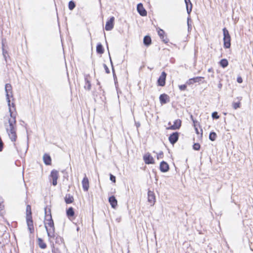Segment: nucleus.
<instances>
[{
  "mask_svg": "<svg viewBox=\"0 0 253 253\" xmlns=\"http://www.w3.org/2000/svg\"><path fill=\"white\" fill-rule=\"evenodd\" d=\"M12 108H10L9 114L10 118L8 119V125H5V129L6 132L8 135L9 139L12 142H15L17 139V127H16V118L17 116V113L16 112V109L15 105L12 103Z\"/></svg>",
  "mask_w": 253,
  "mask_h": 253,
  "instance_id": "obj_1",
  "label": "nucleus"
},
{
  "mask_svg": "<svg viewBox=\"0 0 253 253\" xmlns=\"http://www.w3.org/2000/svg\"><path fill=\"white\" fill-rule=\"evenodd\" d=\"M44 224L48 236L50 238H53L54 237L55 228L50 213L49 215H46V221Z\"/></svg>",
  "mask_w": 253,
  "mask_h": 253,
  "instance_id": "obj_2",
  "label": "nucleus"
},
{
  "mask_svg": "<svg viewBox=\"0 0 253 253\" xmlns=\"http://www.w3.org/2000/svg\"><path fill=\"white\" fill-rule=\"evenodd\" d=\"M223 45L225 48H228L231 46V37L228 30L226 28L223 29Z\"/></svg>",
  "mask_w": 253,
  "mask_h": 253,
  "instance_id": "obj_3",
  "label": "nucleus"
},
{
  "mask_svg": "<svg viewBox=\"0 0 253 253\" xmlns=\"http://www.w3.org/2000/svg\"><path fill=\"white\" fill-rule=\"evenodd\" d=\"M5 91L6 92V100L8 103L9 110L10 109V108H12V109L13 110V108L12 107V103L11 105L10 100V97H12V86L10 84H6L5 85Z\"/></svg>",
  "mask_w": 253,
  "mask_h": 253,
  "instance_id": "obj_4",
  "label": "nucleus"
},
{
  "mask_svg": "<svg viewBox=\"0 0 253 253\" xmlns=\"http://www.w3.org/2000/svg\"><path fill=\"white\" fill-rule=\"evenodd\" d=\"M50 176L52 178V183L54 186L57 185V180L58 178V172L56 170L53 169L51 171Z\"/></svg>",
  "mask_w": 253,
  "mask_h": 253,
  "instance_id": "obj_5",
  "label": "nucleus"
},
{
  "mask_svg": "<svg viewBox=\"0 0 253 253\" xmlns=\"http://www.w3.org/2000/svg\"><path fill=\"white\" fill-rule=\"evenodd\" d=\"M166 77L167 74L166 72L164 71L163 72L157 81L159 85L164 86L165 85Z\"/></svg>",
  "mask_w": 253,
  "mask_h": 253,
  "instance_id": "obj_6",
  "label": "nucleus"
},
{
  "mask_svg": "<svg viewBox=\"0 0 253 253\" xmlns=\"http://www.w3.org/2000/svg\"><path fill=\"white\" fill-rule=\"evenodd\" d=\"M182 122L180 119H177L174 121L173 125L168 127V129L176 130L179 129L181 126Z\"/></svg>",
  "mask_w": 253,
  "mask_h": 253,
  "instance_id": "obj_7",
  "label": "nucleus"
},
{
  "mask_svg": "<svg viewBox=\"0 0 253 253\" xmlns=\"http://www.w3.org/2000/svg\"><path fill=\"white\" fill-rule=\"evenodd\" d=\"M179 133L178 132H173L169 137L170 143L172 144H175L178 140Z\"/></svg>",
  "mask_w": 253,
  "mask_h": 253,
  "instance_id": "obj_8",
  "label": "nucleus"
},
{
  "mask_svg": "<svg viewBox=\"0 0 253 253\" xmlns=\"http://www.w3.org/2000/svg\"><path fill=\"white\" fill-rule=\"evenodd\" d=\"M114 21V17L112 16L110 17V19L106 22L105 27L106 31H110L113 28Z\"/></svg>",
  "mask_w": 253,
  "mask_h": 253,
  "instance_id": "obj_9",
  "label": "nucleus"
},
{
  "mask_svg": "<svg viewBox=\"0 0 253 253\" xmlns=\"http://www.w3.org/2000/svg\"><path fill=\"white\" fill-rule=\"evenodd\" d=\"M26 221L28 227V229L30 230L31 233H32L34 231V226H33V222L32 220V217L31 215H29L26 216Z\"/></svg>",
  "mask_w": 253,
  "mask_h": 253,
  "instance_id": "obj_10",
  "label": "nucleus"
},
{
  "mask_svg": "<svg viewBox=\"0 0 253 253\" xmlns=\"http://www.w3.org/2000/svg\"><path fill=\"white\" fill-rule=\"evenodd\" d=\"M143 160L146 164H153L155 163L153 158L149 153L144 155Z\"/></svg>",
  "mask_w": 253,
  "mask_h": 253,
  "instance_id": "obj_11",
  "label": "nucleus"
},
{
  "mask_svg": "<svg viewBox=\"0 0 253 253\" xmlns=\"http://www.w3.org/2000/svg\"><path fill=\"white\" fill-rule=\"evenodd\" d=\"M137 10L141 16H145L147 15V11L144 8L142 3H139L137 5Z\"/></svg>",
  "mask_w": 253,
  "mask_h": 253,
  "instance_id": "obj_12",
  "label": "nucleus"
},
{
  "mask_svg": "<svg viewBox=\"0 0 253 253\" xmlns=\"http://www.w3.org/2000/svg\"><path fill=\"white\" fill-rule=\"evenodd\" d=\"M82 184L83 190L84 191H87L89 189V184L88 179L86 177L85 174V176L84 177L83 179L82 180Z\"/></svg>",
  "mask_w": 253,
  "mask_h": 253,
  "instance_id": "obj_13",
  "label": "nucleus"
},
{
  "mask_svg": "<svg viewBox=\"0 0 253 253\" xmlns=\"http://www.w3.org/2000/svg\"><path fill=\"white\" fill-rule=\"evenodd\" d=\"M158 34L160 38L164 42L166 43L168 42L169 40L168 39L167 37L165 36V32L163 30L159 28L158 30Z\"/></svg>",
  "mask_w": 253,
  "mask_h": 253,
  "instance_id": "obj_14",
  "label": "nucleus"
},
{
  "mask_svg": "<svg viewBox=\"0 0 253 253\" xmlns=\"http://www.w3.org/2000/svg\"><path fill=\"white\" fill-rule=\"evenodd\" d=\"M90 78V76L89 74H86L84 75V81H85V85L84 86V88L88 90H90L91 89V83L89 80V78Z\"/></svg>",
  "mask_w": 253,
  "mask_h": 253,
  "instance_id": "obj_15",
  "label": "nucleus"
},
{
  "mask_svg": "<svg viewBox=\"0 0 253 253\" xmlns=\"http://www.w3.org/2000/svg\"><path fill=\"white\" fill-rule=\"evenodd\" d=\"M169 166L168 164L165 162L162 161L160 165V169L162 172H167L169 170Z\"/></svg>",
  "mask_w": 253,
  "mask_h": 253,
  "instance_id": "obj_16",
  "label": "nucleus"
},
{
  "mask_svg": "<svg viewBox=\"0 0 253 253\" xmlns=\"http://www.w3.org/2000/svg\"><path fill=\"white\" fill-rule=\"evenodd\" d=\"M159 99L162 104H165L169 101V97L167 94L164 93L160 95Z\"/></svg>",
  "mask_w": 253,
  "mask_h": 253,
  "instance_id": "obj_17",
  "label": "nucleus"
},
{
  "mask_svg": "<svg viewBox=\"0 0 253 253\" xmlns=\"http://www.w3.org/2000/svg\"><path fill=\"white\" fill-rule=\"evenodd\" d=\"M148 201L153 205L155 202V196L153 192L149 191L148 192Z\"/></svg>",
  "mask_w": 253,
  "mask_h": 253,
  "instance_id": "obj_18",
  "label": "nucleus"
},
{
  "mask_svg": "<svg viewBox=\"0 0 253 253\" xmlns=\"http://www.w3.org/2000/svg\"><path fill=\"white\" fill-rule=\"evenodd\" d=\"M6 42L5 39L2 40V55L4 58V60L6 62H7V57L8 56V52L6 50L4 49V43Z\"/></svg>",
  "mask_w": 253,
  "mask_h": 253,
  "instance_id": "obj_19",
  "label": "nucleus"
},
{
  "mask_svg": "<svg viewBox=\"0 0 253 253\" xmlns=\"http://www.w3.org/2000/svg\"><path fill=\"white\" fill-rule=\"evenodd\" d=\"M203 79H204V78L202 77H197L193 78L190 79L188 80L187 83L188 84H193L195 83H200Z\"/></svg>",
  "mask_w": 253,
  "mask_h": 253,
  "instance_id": "obj_20",
  "label": "nucleus"
},
{
  "mask_svg": "<svg viewBox=\"0 0 253 253\" xmlns=\"http://www.w3.org/2000/svg\"><path fill=\"white\" fill-rule=\"evenodd\" d=\"M109 202L112 207L114 209L117 206V200L114 196H112L109 198Z\"/></svg>",
  "mask_w": 253,
  "mask_h": 253,
  "instance_id": "obj_21",
  "label": "nucleus"
},
{
  "mask_svg": "<svg viewBox=\"0 0 253 253\" xmlns=\"http://www.w3.org/2000/svg\"><path fill=\"white\" fill-rule=\"evenodd\" d=\"M43 160L46 165H50L51 162L50 156L47 154H45L43 156Z\"/></svg>",
  "mask_w": 253,
  "mask_h": 253,
  "instance_id": "obj_22",
  "label": "nucleus"
},
{
  "mask_svg": "<svg viewBox=\"0 0 253 253\" xmlns=\"http://www.w3.org/2000/svg\"><path fill=\"white\" fill-rule=\"evenodd\" d=\"M184 1L186 6L187 12L189 14L192 11V4L190 0H184Z\"/></svg>",
  "mask_w": 253,
  "mask_h": 253,
  "instance_id": "obj_23",
  "label": "nucleus"
},
{
  "mask_svg": "<svg viewBox=\"0 0 253 253\" xmlns=\"http://www.w3.org/2000/svg\"><path fill=\"white\" fill-rule=\"evenodd\" d=\"M143 43L146 46H149L151 43V39L150 36H146L143 39Z\"/></svg>",
  "mask_w": 253,
  "mask_h": 253,
  "instance_id": "obj_24",
  "label": "nucleus"
},
{
  "mask_svg": "<svg viewBox=\"0 0 253 253\" xmlns=\"http://www.w3.org/2000/svg\"><path fill=\"white\" fill-rule=\"evenodd\" d=\"M65 201L68 204L72 203L74 201V198L70 194L67 195L65 197Z\"/></svg>",
  "mask_w": 253,
  "mask_h": 253,
  "instance_id": "obj_25",
  "label": "nucleus"
},
{
  "mask_svg": "<svg viewBox=\"0 0 253 253\" xmlns=\"http://www.w3.org/2000/svg\"><path fill=\"white\" fill-rule=\"evenodd\" d=\"M104 50L101 43H98L96 46V52L99 54H102L104 53Z\"/></svg>",
  "mask_w": 253,
  "mask_h": 253,
  "instance_id": "obj_26",
  "label": "nucleus"
},
{
  "mask_svg": "<svg viewBox=\"0 0 253 253\" xmlns=\"http://www.w3.org/2000/svg\"><path fill=\"white\" fill-rule=\"evenodd\" d=\"M242 97H238L237 99L239 100L238 102H233L232 103V107L234 109H237L240 107V101L242 100Z\"/></svg>",
  "mask_w": 253,
  "mask_h": 253,
  "instance_id": "obj_27",
  "label": "nucleus"
},
{
  "mask_svg": "<svg viewBox=\"0 0 253 253\" xmlns=\"http://www.w3.org/2000/svg\"><path fill=\"white\" fill-rule=\"evenodd\" d=\"M67 215L68 217H72L74 215L75 212L72 207L69 208L66 211Z\"/></svg>",
  "mask_w": 253,
  "mask_h": 253,
  "instance_id": "obj_28",
  "label": "nucleus"
},
{
  "mask_svg": "<svg viewBox=\"0 0 253 253\" xmlns=\"http://www.w3.org/2000/svg\"><path fill=\"white\" fill-rule=\"evenodd\" d=\"M220 65L222 68H225L228 65V62L227 59H222L220 60L219 62Z\"/></svg>",
  "mask_w": 253,
  "mask_h": 253,
  "instance_id": "obj_29",
  "label": "nucleus"
},
{
  "mask_svg": "<svg viewBox=\"0 0 253 253\" xmlns=\"http://www.w3.org/2000/svg\"><path fill=\"white\" fill-rule=\"evenodd\" d=\"M216 136L217 135L215 132H211L209 135V139L211 141H213L216 139Z\"/></svg>",
  "mask_w": 253,
  "mask_h": 253,
  "instance_id": "obj_30",
  "label": "nucleus"
},
{
  "mask_svg": "<svg viewBox=\"0 0 253 253\" xmlns=\"http://www.w3.org/2000/svg\"><path fill=\"white\" fill-rule=\"evenodd\" d=\"M75 3L73 1L71 0L69 1L68 4L69 9L73 10L75 7Z\"/></svg>",
  "mask_w": 253,
  "mask_h": 253,
  "instance_id": "obj_31",
  "label": "nucleus"
},
{
  "mask_svg": "<svg viewBox=\"0 0 253 253\" xmlns=\"http://www.w3.org/2000/svg\"><path fill=\"white\" fill-rule=\"evenodd\" d=\"M29 215H32L31 208L30 205H27L26 207V216Z\"/></svg>",
  "mask_w": 253,
  "mask_h": 253,
  "instance_id": "obj_32",
  "label": "nucleus"
},
{
  "mask_svg": "<svg viewBox=\"0 0 253 253\" xmlns=\"http://www.w3.org/2000/svg\"><path fill=\"white\" fill-rule=\"evenodd\" d=\"M39 246L42 249H45L46 247V245L43 242L41 239H39Z\"/></svg>",
  "mask_w": 253,
  "mask_h": 253,
  "instance_id": "obj_33",
  "label": "nucleus"
},
{
  "mask_svg": "<svg viewBox=\"0 0 253 253\" xmlns=\"http://www.w3.org/2000/svg\"><path fill=\"white\" fill-rule=\"evenodd\" d=\"M200 147H201L200 145L198 143H194L193 146V148L195 150H199L200 149Z\"/></svg>",
  "mask_w": 253,
  "mask_h": 253,
  "instance_id": "obj_34",
  "label": "nucleus"
},
{
  "mask_svg": "<svg viewBox=\"0 0 253 253\" xmlns=\"http://www.w3.org/2000/svg\"><path fill=\"white\" fill-rule=\"evenodd\" d=\"M6 227L2 224H0V235L2 234L5 231Z\"/></svg>",
  "mask_w": 253,
  "mask_h": 253,
  "instance_id": "obj_35",
  "label": "nucleus"
},
{
  "mask_svg": "<svg viewBox=\"0 0 253 253\" xmlns=\"http://www.w3.org/2000/svg\"><path fill=\"white\" fill-rule=\"evenodd\" d=\"M212 117L213 119H217L219 118V116L218 115V113L217 112H214L212 113Z\"/></svg>",
  "mask_w": 253,
  "mask_h": 253,
  "instance_id": "obj_36",
  "label": "nucleus"
},
{
  "mask_svg": "<svg viewBox=\"0 0 253 253\" xmlns=\"http://www.w3.org/2000/svg\"><path fill=\"white\" fill-rule=\"evenodd\" d=\"M63 241V239L60 236H57L56 238V243H59L60 242L62 243Z\"/></svg>",
  "mask_w": 253,
  "mask_h": 253,
  "instance_id": "obj_37",
  "label": "nucleus"
},
{
  "mask_svg": "<svg viewBox=\"0 0 253 253\" xmlns=\"http://www.w3.org/2000/svg\"><path fill=\"white\" fill-rule=\"evenodd\" d=\"M186 84H182L179 85V88L181 90H184L186 88Z\"/></svg>",
  "mask_w": 253,
  "mask_h": 253,
  "instance_id": "obj_38",
  "label": "nucleus"
},
{
  "mask_svg": "<svg viewBox=\"0 0 253 253\" xmlns=\"http://www.w3.org/2000/svg\"><path fill=\"white\" fill-rule=\"evenodd\" d=\"M110 179L113 182H116V177L112 175V174H110Z\"/></svg>",
  "mask_w": 253,
  "mask_h": 253,
  "instance_id": "obj_39",
  "label": "nucleus"
},
{
  "mask_svg": "<svg viewBox=\"0 0 253 253\" xmlns=\"http://www.w3.org/2000/svg\"><path fill=\"white\" fill-rule=\"evenodd\" d=\"M103 67L104 68L106 73L107 74H109L110 73V70L107 66L105 64H103Z\"/></svg>",
  "mask_w": 253,
  "mask_h": 253,
  "instance_id": "obj_40",
  "label": "nucleus"
},
{
  "mask_svg": "<svg viewBox=\"0 0 253 253\" xmlns=\"http://www.w3.org/2000/svg\"><path fill=\"white\" fill-rule=\"evenodd\" d=\"M163 157V152L162 151H160L158 154H157V159H161Z\"/></svg>",
  "mask_w": 253,
  "mask_h": 253,
  "instance_id": "obj_41",
  "label": "nucleus"
},
{
  "mask_svg": "<svg viewBox=\"0 0 253 253\" xmlns=\"http://www.w3.org/2000/svg\"><path fill=\"white\" fill-rule=\"evenodd\" d=\"M237 81L238 83H242L243 82L242 78L241 77H239L237 79Z\"/></svg>",
  "mask_w": 253,
  "mask_h": 253,
  "instance_id": "obj_42",
  "label": "nucleus"
},
{
  "mask_svg": "<svg viewBox=\"0 0 253 253\" xmlns=\"http://www.w3.org/2000/svg\"><path fill=\"white\" fill-rule=\"evenodd\" d=\"M109 56H110V55H109ZM110 61H111V63L112 64V70H113V74H114V77H115V71H114V68H113V64H112V60H111V57H110Z\"/></svg>",
  "mask_w": 253,
  "mask_h": 253,
  "instance_id": "obj_43",
  "label": "nucleus"
},
{
  "mask_svg": "<svg viewBox=\"0 0 253 253\" xmlns=\"http://www.w3.org/2000/svg\"><path fill=\"white\" fill-rule=\"evenodd\" d=\"M193 124H194V126L195 127L196 126V124L198 123L197 121H196L195 120H193L192 121Z\"/></svg>",
  "mask_w": 253,
  "mask_h": 253,
  "instance_id": "obj_44",
  "label": "nucleus"
},
{
  "mask_svg": "<svg viewBox=\"0 0 253 253\" xmlns=\"http://www.w3.org/2000/svg\"><path fill=\"white\" fill-rule=\"evenodd\" d=\"M222 84L221 83H219L218 84V87L220 89L222 87Z\"/></svg>",
  "mask_w": 253,
  "mask_h": 253,
  "instance_id": "obj_45",
  "label": "nucleus"
},
{
  "mask_svg": "<svg viewBox=\"0 0 253 253\" xmlns=\"http://www.w3.org/2000/svg\"><path fill=\"white\" fill-rule=\"evenodd\" d=\"M189 20H190V18L188 17V18H187V25L188 26V29H189V28H190L189 23Z\"/></svg>",
  "mask_w": 253,
  "mask_h": 253,
  "instance_id": "obj_46",
  "label": "nucleus"
},
{
  "mask_svg": "<svg viewBox=\"0 0 253 253\" xmlns=\"http://www.w3.org/2000/svg\"><path fill=\"white\" fill-rule=\"evenodd\" d=\"M208 72H213V70L212 68H210L208 69Z\"/></svg>",
  "mask_w": 253,
  "mask_h": 253,
  "instance_id": "obj_47",
  "label": "nucleus"
},
{
  "mask_svg": "<svg viewBox=\"0 0 253 253\" xmlns=\"http://www.w3.org/2000/svg\"><path fill=\"white\" fill-rule=\"evenodd\" d=\"M195 130H196V131L197 133H199V132H198V130L197 128V127H196V126H195Z\"/></svg>",
  "mask_w": 253,
  "mask_h": 253,
  "instance_id": "obj_48",
  "label": "nucleus"
},
{
  "mask_svg": "<svg viewBox=\"0 0 253 253\" xmlns=\"http://www.w3.org/2000/svg\"><path fill=\"white\" fill-rule=\"evenodd\" d=\"M190 118L192 121H193V120H194L192 115H191Z\"/></svg>",
  "mask_w": 253,
  "mask_h": 253,
  "instance_id": "obj_49",
  "label": "nucleus"
},
{
  "mask_svg": "<svg viewBox=\"0 0 253 253\" xmlns=\"http://www.w3.org/2000/svg\"><path fill=\"white\" fill-rule=\"evenodd\" d=\"M140 126V124H137V127H138V126Z\"/></svg>",
  "mask_w": 253,
  "mask_h": 253,
  "instance_id": "obj_50",
  "label": "nucleus"
},
{
  "mask_svg": "<svg viewBox=\"0 0 253 253\" xmlns=\"http://www.w3.org/2000/svg\"><path fill=\"white\" fill-rule=\"evenodd\" d=\"M140 126V124H137V127H138V126Z\"/></svg>",
  "mask_w": 253,
  "mask_h": 253,
  "instance_id": "obj_51",
  "label": "nucleus"
},
{
  "mask_svg": "<svg viewBox=\"0 0 253 253\" xmlns=\"http://www.w3.org/2000/svg\"><path fill=\"white\" fill-rule=\"evenodd\" d=\"M98 84H100V83L99 82H97Z\"/></svg>",
  "mask_w": 253,
  "mask_h": 253,
  "instance_id": "obj_52",
  "label": "nucleus"
},
{
  "mask_svg": "<svg viewBox=\"0 0 253 253\" xmlns=\"http://www.w3.org/2000/svg\"><path fill=\"white\" fill-rule=\"evenodd\" d=\"M168 124L169 125H170L171 124L170 122H169Z\"/></svg>",
  "mask_w": 253,
  "mask_h": 253,
  "instance_id": "obj_53",
  "label": "nucleus"
},
{
  "mask_svg": "<svg viewBox=\"0 0 253 253\" xmlns=\"http://www.w3.org/2000/svg\"><path fill=\"white\" fill-rule=\"evenodd\" d=\"M188 8H190V5L188 4Z\"/></svg>",
  "mask_w": 253,
  "mask_h": 253,
  "instance_id": "obj_54",
  "label": "nucleus"
}]
</instances>
